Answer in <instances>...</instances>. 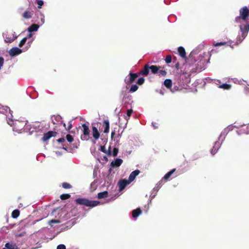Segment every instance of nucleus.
<instances>
[{
  "label": "nucleus",
  "mask_w": 249,
  "mask_h": 249,
  "mask_svg": "<svg viewBox=\"0 0 249 249\" xmlns=\"http://www.w3.org/2000/svg\"><path fill=\"white\" fill-rule=\"evenodd\" d=\"M22 50L18 47H13L9 51V54L11 56H15L20 54Z\"/></svg>",
  "instance_id": "nucleus-7"
},
{
  "label": "nucleus",
  "mask_w": 249,
  "mask_h": 249,
  "mask_svg": "<svg viewBox=\"0 0 249 249\" xmlns=\"http://www.w3.org/2000/svg\"><path fill=\"white\" fill-rule=\"evenodd\" d=\"M65 141V140L63 138H59L57 140L58 142H63Z\"/></svg>",
  "instance_id": "nucleus-45"
},
{
  "label": "nucleus",
  "mask_w": 249,
  "mask_h": 249,
  "mask_svg": "<svg viewBox=\"0 0 249 249\" xmlns=\"http://www.w3.org/2000/svg\"><path fill=\"white\" fill-rule=\"evenodd\" d=\"M164 85L168 89H170L172 86V81L170 79H167L164 81Z\"/></svg>",
  "instance_id": "nucleus-24"
},
{
  "label": "nucleus",
  "mask_w": 249,
  "mask_h": 249,
  "mask_svg": "<svg viewBox=\"0 0 249 249\" xmlns=\"http://www.w3.org/2000/svg\"><path fill=\"white\" fill-rule=\"evenodd\" d=\"M19 214L20 212L18 210H15L12 213V217L13 218H17L19 216Z\"/></svg>",
  "instance_id": "nucleus-27"
},
{
  "label": "nucleus",
  "mask_w": 249,
  "mask_h": 249,
  "mask_svg": "<svg viewBox=\"0 0 249 249\" xmlns=\"http://www.w3.org/2000/svg\"><path fill=\"white\" fill-rule=\"evenodd\" d=\"M60 223V221L59 220L55 219H52L49 221V224L51 225L52 226H53L52 224H58Z\"/></svg>",
  "instance_id": "nucleus-37"
},
{
  "label": "nucleus",
  "mask_w": 249,
  "mask_h": 249,
  "mask_svg": "<svg viewBox=\"0 0 249 249\" xmlns=\"http://www.w3.org/2000/svg\"><path fill=\"white\" fill-rule=\"evenodd\" d=\"M144 78L143 77H141L138 80L137 83L139 85H142L144 83Z\"/></svg>",
  "instance_id": "nucleus-36"
},
{
  "label": "nucleus",
  "mask_w": 249,
  "mask_h": 249,
  "mask_svg": "<svg viewBox=\"0 0 249 249\" xmlns=\"http://www.w3.org/2000/svg\"><path fill=\"white\" fill-rule=\"evenodd\" d=\"M138 89V86L137 85H132L129 89V92H133L137 91Z\"/></svg>",
  "instance_id": "nucleus-31"
},
{
  "label": "nucleus",
  "mask_w": 249,
  "mask_h": 249,
  "mask_svg": "<svg viewBox=\"0 0 249 249\" xmlns=\"http://www.w3.org/2000/svg\"><path fill=\"white\" fill-rule=\"evenodd\" d=\"M92 136L95 140H97L100 137V133L95 126L92 127Z\"/></svg>",
  "instance_id": "nucleus-13"
},
{
  "label": "nucleus",
  "mask_w": 249,
  "mask_h": 249,
  "mask_svg": "<svg viewBox=\"0 0 249 249\" xmlns=\"http://www.w3.org/2000/svg\"><path fill=\"white\" fill-rule=\"evenodd\" d=\"M2 249H18V248L16 243L10 242L6 243L5 245V247Z\"/></svg>",
  "instance_id": "nucleus-9"
},
{
  "label": "nucleus",
  "mask_w": 249,
  "mask_h": 249,
  "mask_svg": "<svg viewBox=\"0 0 249 249\" xmlns=\"http://www.w3.org/2000/svg\"><path fill=\"white\" fill-rule=\"evenodd\" d=\"M36 2L37 3V4H38V8H41V6L43 5L44 4V2H43V1L42 0H36Z\"/></svg>",
  "instance_id": "nucleus-39"
},
{
  "label": "nucleus",
  "mask_w": 249,
  "mask_h": 249,
  "mask_svg": "<svg viewBox=\"0 0 249 249\" xmlns=\"http://www.w3.org/2000/svg\"><path fill=\"white\" fill-rule=\"evenodd\" d=\"M14 125L15 128L19 130L22 129L25 125L24 123L23 122H20L18 121L15 122Z\"/></svg>",
  "instance_id": "nucleus-17"
},
{
  "label": "nucleus",
  "mask_w": 249,
  "mask_h": 249,
  "mask_svg": "<svg viewBox=\"0 0 249 249\" xmlns=\"http://www.w3.org/2000/svg\"><path fill=\"white\" fill-rule=\"evenodd\" d=\"M165 61L167 64H169L172 61V57L170 55H168L166 56Z\"/></svg>",
  "instance_id": "nucleus-35"
},
{
  "label": "nucleus",
  "mask_w": 249,
  "mask_h": 249,
  "mask_svg": "<svg viewBox=\"0 0 249 249\" xmlns=\"http://www.w3.org/2000/svg\"><path fill=\"white\" fill-rule=\"evenodd\" d=\"M72 128V121H70L69 122V125L68 128H66V130H70Z\"/></svg>",
  "instance_id": "nucleus-44"
},
{
  "label": "nucleus",
  "mask_w": 249,
  "mask_h": 249,
  "mask_svg": "<svg viewBox=\"0 0 249 249\" xmlns=\"http://www.w3.org/2000/svg\"><path fill=\"white\" fill-rule=\"evenodd\" d=\"M82 126L83 127V136H81V139L82 140H87V137L89 135V126L85 124H82Z\"/></svg>",
  "instance_id": "nucleus-6"
},
{
  "label": "nucleus",
  "mask_w": 249,
  "mask_h": 249,
  "mask_svg": "<svg viewBox=\"0 0 249 249\" xmlns=\"http://www.w3.org/2000/svg\"><path fill=\"white\" fill-rule=\"evenodd\" d=\"M62 186L64 189H71L72 188V186L67 182H63L62 184Z\"/></svg>",
  "instance_id": "nucleus-32"
},
{
  "label": "nucleus",
  "mask_w": 249,
  "mask_h": 249,
  "mask_svg": "<svg viewBox=\"0 0 249 249\" xmlns=\"http://www.w3.org/2000/svg\"><path fill=\"white\" fill-rule=\"evenodd\" d=\"M103 126L104 127V132L105 133H107L109 132V122L107 120H105L103 121Z\"/></svg>",
  "instance_id": "nucleus-12"
},
{
  "label": "nucleus",
  "mask_w": 249,
  "mask_h": 249,
  "mask_svg": "<svg viewBox=\"0 0 249 249\" xmlns=\"http://www.w3.org/2000/svg\"><path fill=\"white\" fill-rule=\"evenodd\" d=\"M108 194L107 191H104L98 193L97 195V197L99 199L107 198L108 197Z\"/></svg>",
  "instance_id": "nucleus-23"
},
{
  "label": "nucleus",
  "mask_w": 249,
  "mask_h": 249,
  "mask_svg": "<svg viewBox=\"0 0 249 249\" xmlns=\"http://www.w3.org/2000/svg\"><path fill=\"white\" fill-rule=\"evenodd\" d=\"M10 111V108L7 106H3L0 104V113L6 114Z\"/></svg>",
  "instance_id": "nucleus-18"
},
{
  "label": "nucleus",
  "mask_w": 249,
  "mask_h": 249,
  "mask_svg": "<svg viewBox=\"0 0 249 249\" xmlns=\"http://www.w3.org/2000/svg\"><path fill=\"white\" fill-rule=\"evenodd\" d=\"M150 66L146 64L144 65L142 70L140 71V74L142 75L147 76L149 73Z\"/></svg>",
  "instance_id": "nucleus-11"
},
{
  "label": "nucleus",
  "mask_w": 249,
  "mask_h": 249,
  "mask_svg": "<svg viewBox=\"0 0 249 249\" xmlns=\"http://www.w3.org/2000/svg\"><path fill=\"white\" fill-rule=\"evenodd\" d=\"M17 38V37H7V36H6L5 38V42H6V43H11L16 38Z\"/></svg>",
  "instance_id": "nucleus-30"
},
{
  "label": "nucleus",
  "mask_w": 249,
  "mask_h": 249,
  "mask_svg": "<svg viewBox=\"0 0 249 249\" xmlns=\"http://www.w3.org/2000/svg\"><path fill=\"white\" fill-rule=\"evenodd\" d=\"M239 16L235 18L236 22H241V20L245 22L244 24L240 25V29L242 33L241 36L237 37V41L241 42L246 37L249 31V22L247 21L249 17V9L247 6H244L239 10Z\"/></svg>",
  "instance_id": "nucleus-1"
},
{
  "label": "nucleus",
  "mask_w": 249,
  "mask_h": 249,
  "mask_svg": "<svg viewBox=\"0 0 249 249\" xmlns=\"http://www.w3.org/2000/svg\"><path fill=\"white\" fill-rule=\"evenodd\" d=\"M132 112H133V110L132 109H128L127 110V112H126V116H125V119L126 120H128L129 118V117L131 116L132 113Z\"/></svg>",
  "instance_id": "nucleus-33"
},
{
  "label": "nucleus",
  "mask_w": 249,
  "mask_h": 249,
  "mask_svg": "<svg viewBox=\"0 0 249 249\" xmlns=\"http://www.w3.org/2000/svg\"><path fill=\"white\" fill-rule=\"evenodd\" d=\"M158 73L160 75L165 76L167 74V72L164 70H159Z\"/></svg>",
  "instance_id": "nucleus-40"
},
{
  "label": "nucleus",
  "mask_w": 249,
  "mask_h": 249,
  "mask_svg": "<svg viewBox=\"0 0 249 249\" xmlns=\"http://www.w3.org/2000/svg\"><path fill=\"white\" fill-rule=\"evenodd\" d=\"M220 148V143L218 142H216L214 143L213 148L211 150V153L212 155H214Z\"/></svg>",
  "instance_id": "nucleus-14"
},
{
  "label": "nucleus",
  "mask_w": 249,
  "mask_h": 249,
  "mask_svg": "<svg viewBox=\"0 0 249 249\" xmlns=\"http://www.w3.org/2000/svg\"><path fill=\"white\" fill-rule=\"evenodd\" d=\"M22 236V234H21L18 235V236H19V237Z\"/></svg>",
  "instance_id": "nucleus-49"
},
{
  "label": "nucleus",
  "mask_w": 249,
  "mask_h": 249,
  "mask_svg": "<svg viewBox=\"0 0 249 249\" xmlns=\"http://www.w3.org/2000/svg\"><path fill=\"white\" fill-rule=\"evenodd\" d=\"M176 170V169L175 168L174 169H173L172 170H171V171H170L169 172H168L167 173H166L164 177H163V179H165V180H168L170 177L172 176V175L175 172V171Z\"/></svg>",
  "instance_id": "nucleus-25"
},
{
  "label": "nucleus",
  "mask_w": 249,
  "mask_h": 249,
  "mask_svg": "<svg viewBox=\"0 0 249 249\" xmlns=\"http://www.w3.org/2000/svg\"><path fill=\"white\" fill-rule=\"evenodd\" d=\"M160 68V66H157L156 65L150 66V70H151V72L153 74L158 73Z\"/></svg>",
  "instance_id": "nucleus-22"
},
{
  "label": "nucleus",
  "mask_w": 249,
  "mask_h": 249,
  "mask_svg": "<svg viewBox=\"0 0 249 249\" xmlns=\"http://www.w3.org/2000/svg\"><path fill=\"white\" fill-rule=\"evenodd\" d=\"M39 28V26L36 24H33L28 28V31L31 33L32 32L36 31Z\"/></svg>",
  "instance_id": "nucleus-20"
},
{
  "label": "nucleus",
  "mask_w": 249,
  "mask_h": 249,
  "mask_svg": "<svg viewBox=\"0 0 249 249\" xmlns=\"http://www.w3.org/2000/svg\"><path fill=\"white\" fill-rule=\"evenodd\" d=\"M129 77L128 78H126L124 80L125 83L127 85L133 83L138 77L137 73L132 72L129 73Z\"/></svg>",
  "instance_id": "nucleus-4"
},
{
  "label": "nucleus",
  "mask_w": 249,
  "mask_h": 249,
  "mask_svg": "<svg viewBox=\"0 0 249 249\" xmlns=\"http://www.w3.org/2000/svg\"><path fill=\"white\" fill-rule=\"evenodd\" d=\"M123 162V160L121 159H116L114 161H112L111 164L112 166L119 167Z\"/></svg>",
  "instance_id": "nucleus-21"
},
{
  "label": "nucleus",
  "mask_w": 249,
  "mask_h": 249,
  "mask_svg": "<svg viewBox=\"0 0 249 249\" xmlns=\"http://www.w3.org/2000/svg\"><path fill=\"white\" fill-rule=\"evenodd\" d=\"M190 74L186 72H183L180 75L178 83L181 87L186 85L190 81Z\"/></svg>",
  "instance_id": "nucleus-3"
},
{
  "label": "nucleus",
  "mask_w": 249,
  "mask_h": 249,
  "mask_svg": "<svg viewBox=\"0 0 249 249\" xmlns=\"http://www.w3.org/2000/svg\"><path fill=\"white\" fill-rule=\"evenodd\" d=\"M140 173L139 170H136L131 173L130 174L128 181H130V183L133 181L137 176H138Z\"/></svg>",
  "instance_id": "nucleus-10"
},
{
  "label": "nucleus",
  "mask_w": 249,
  "mask_h": 249,
  "mask_svg": "<svg viewBox=\"0 0 249 249\" xmlns=\"http://www.w3.org/2000/svg\"><path fill=\"white\" fill-rule=\"evenodd\" d=\"M110 149H111V147H109V149H108V151L107 152L108 155H111ZM100 150L102 152H103V153H107V150L106 149V148H105V146H101V147H100Z\"/></svg>",
  "instance_id": "nucleus-28"
},
{
  "label": "nucleus",
  "mask_w": 249,
  "mask_h": 249,
  "mask_svg": "<svg viewBox=\"0 0 249 249\" xmlns=\"http://www.w3.org/2000/svg\"><path fill=\"white\" fill-rule=\"evenodd\" d=\"M142 210L140 208H138L132 211V214L134 218H137L142 213Z\"/></svg>",
  "instance_id": "nucleus-19"
},
{
  "label": "nucleus",
  "mask_w": 249,
  "mask_h": 249,
  "mask_svg": "<svg viewBox=\"0 0 249 249\" xmlns=\"http://www.w3.org/2000/svg\"><path fill=\"white\" fill-rule=\"evenodd\" d=\"M63 125L65 127H66V124L65 123L63 124Z\"/></svg>",
  "instance_id": "nucleus-50"
},
{
  "label": "nucleus",
  "mask_w": 249,
  "mask_h": 249,
  "mask_svg": "<svg viewBox=\"0 0 249 249\" xmlns=\"http://www.w3.org/2000/svg\"><path fill=\"white\" fill-rule=\"evenodd\" d=\"M66 138L68 142H71L73 141V138L72 136L70 134H67Z\"/></svg>",
  "instance_id": "nucleus-34"
},
{
  "label": "nucleus",
  "mask_w": 249,
  "mask_h": 249,
  "mask_svg": "<svg viewBox=\"0 0 249 249\" xmlns=\"http://www.w3.org/2000/svg\"><path fill=\"white\" fill-rule=\"evenodd\" d=\"M179 55L183 58L186 57V52L184 48L182 47H179L178 49Z\"/></svg>",
  "instance_id": "nucleus-16"
},
{
  "label": "nucleus",
  "mask_w": 249,
  "mask_h": 249,
  "mask_svg": "<svg viewBox=\"0 0 249 249\" xmlns=\"http://www.w3.org/2000/svg\"><path fill=\"white\" fill-rule=\"evenodd\" d=\"M225 44H226L225 42H221L217 43L216 44H214L213 45L215 47H217V46H223Z\"/></svg>",
  "instance_id": "nucleus-42"
},
{
  "label": "nucleus",
  "mask_w": 249,
  "mask_h": 249,
  "mask_svg": "<svg viewBox=\"0 0 249 249\" xmlns=\"http://www.w3.org/2000/svg\"><path fill=\"white\" fill-rule=\"evenodd\" d=\"M231 87V85L228 84H223L219 86V88L223 89H224L229 90Z\"/></svg>",
  "instance_id": "nucleus-26"
},
{
  "label": "nucleus",
  "mask_w": 249,
  "mask_h": 249,
  "mask_svg": "<svg viewBox=\"0 0 249 249\" xmlns=\"http://www.w3.org/2000/svg\"><path fill=\"white\" fill-rule=\"evenodd\" d=\"M57 249H66V247L64 245L60 244L57 247Z\"/></svg>",
  "instance_id": "nucleus-43"
},
{
  "label": "nucleus",
  "mask_w": 249,
  "mask_h": 249,
  "mask_svg": "<svg viewBox=\"0 0 249 249\" xmlns=\"http://www.w3.org/2000/svg\"><path fill=\"white\" fill-rule=\"evenodd\" d=\"M27 40L26 39V38H23L21 39V40L19 42V44H18V46L20 47H22L24 44L25 43H26Z\"/></svg>",
  "instance_id": "nucleus-38"
},
{
  "label": "nucleus",
  "mask_w": 249,
  "mask_h": 249,
  "mask_svg": "<svg viewBox=\"0 0 249 249\" xmlns=\"http://www.w3.org/2000/svg\"><path fill=\"white\" fill-rule=\"evenodd\" d=\"M75 202L77 204L84 205L87 207H94L97 206L100 202L95 200H89L86 198H79L75 199Z\"/></svg>",
  "instance_id": "nucleus-2"
},
{
  "label": "nucleus",
  "mask_w": 249,
  "mask_h": 249,
  "mask_svg": "<svg viewBox=\"0 0 249 249\" xmlns=\"http://www.w3.org/2000/svg\"><path fill=\"white\" fill-rule=\"evenodd\" d=\"M71 195L69 194H63L60 195V198L61 200H66L70 198Z\"/></svg>",
  "instance_id": "nucleus-29"
},
{
  "label": "nucleus",
  "mask_w": 249,
  "mask_h": 249,
  "mask_svg": "<svg viewBox=\"0 0 249 249\" xmlns=\"http://www.w3.org/2000/svg\"><path fill=\"white\" fill-rule=\"evenodd\" d=\"M118 152V149L116 147H114L112 151V155L114 157H116L117 155Z\"/></svg>",
  "instance_id": "nucleus-41"
},
{
  "label": "nucleus",
  "mask_w": 249,
  "mask_h": 249,
  "mask_svg": "<svg viewBox=\"0 0 249 249\" xmlns=\"http://www.w3.org/2000/svg\"><path fill=\"white\" fill-rule=\"evenodd\" d=\"M57 134V133L55 131H49L44 134L43 137L42 138V141L43 142H46L49 140L51 138L55 137Z\"/></svg>",
  "instance_id": "nucleus-5"
},
{
  "label": "nucleus",
  "mask_w": 249,
  "mask_h": 249,
  "mask_svg": "<svg viewBox=\"0 0 249 249\" xmlns=\"http://www.w3.org/2000/svg\"><path fill=\"white\" fill-rule=\"evenodd\" d=\"M178 65H179L178 63H177V64H176V68H178Z\"/></svg>",
  "instance_id": "nucleus-48"
},
{
  "label": "nucleus",
  "mask_w": 249,
  "mask_h": 249,
  "mask_svg": "<svg viewBox=\"0 0 249 249\" xmlns=\"http://www.w3.org/2000/svg\"><path fill=\"white\" fill-rule=\"evenodd\" d=\"M129 183L130 181H128L126 179L120 180L118 182L119 191H122V190H123L125 188V187Z\"/></svg>",
  "instance_id": "nucleus-8"
},
{
  "label": "nucleus",
  "mask_w": 249,
  "mask_h": 249,
  "mask_svg": "<svg viewBox=\"0 0 249 249\" xmlns=\"http://www.w3.org/2000/svg\"><path fill=\"white\" fill-rule=\"evenodd\" d=\"M33 15V11H25L22 14V17L25 19H30Z\"/></svg>",
  "instance_id": "nucleus-15"
},
{
  "label": "nucleus",
  "mask_w": 249,
  "mask_h": 249,
  "mask_svg": "<svg viewBox=\"0 0 249 249\" xmlns=\"http://www.w3.org/2000/svg\"><path fill=\"white\" fill-rule=\"evenodd\" d=\"M115 134V131H112L111 132V138L112 139L113 137H114V135Z\"/></svg>",
  "instance_id": "nucleus-47"
},
{
  "label": "nucleus",
  "mask_w": 249,
  "mask_h": 249,
  "mask_svg": "<svg viewBox=\"0 0 249 249\" xmlns=\"http://www.w3.org/2000/svg\"><path fill=\"white\" fill-rule=\"evenodd\" d=\"M32 36V34L31 33H30L27 35V36L25 37L24 38H26V40H27L28 38H31Z\"/></svg>",
  "instance_id": "nucleus-46"
}]
</instances>
